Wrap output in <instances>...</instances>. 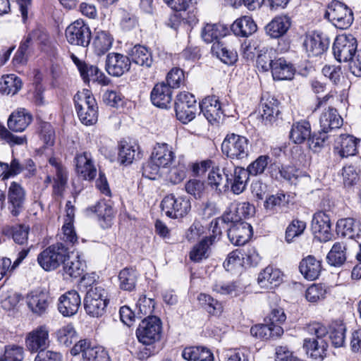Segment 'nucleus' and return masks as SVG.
I'll return each mask as SVG.
<instances>
[{
  "mask_svg": "<svg viewBox=\"0 0 361 361\" xmlns=\"http://www.w3.org/2000/svg\"><path fill=\"white\" fill-rule=\"evenodd\" d=\"M307 331L312 337L304 339L303 348L310 357L322 360L326 355L328 348L324 338L328 334L326 326L320 323L314 322L308 325Z\"/></svg>",
  "mask_w": 361,
  "mask_h": 361,
  "instance_id": "obj_1",
  "label": "nucleus"
},
{
  "mask_svg": "<svg viewBox=\"0 0 361 361\" xmlns=\"http://www.w3.org/2000/svg\"><path fill=\"white\" fill-rule=\"evenodd\" d=\"M74 102L79 119L83 124L90 126L97 121L98 107L89 90L78 92L74 96Z\"/></svg>",
  "mask_w": 361,
  "mask_h": 361,
  "instance_id": "obj_2",
  "label": "nucleus"
},
{
  "mask_svg": "<svg viewBox=\"0 0 361 361\" xmlns=\"http://www.w3.org/2000/svg\"><path fill=\"white\" fill-rule=\"evenodd\" d=\"M107 305L105 290L98 286L90 287L84 299L86 313L92 317H102L106 312Z\"/></svg>",
  "mask_w": 361,
  "mask_h": 361,
  "instance_id": "obj_3",
  "label": "nucleus"
},
{
  "mask_svg": "<svg viewBox=\"0 0 361 361\" xmlns=\"http://www.w3.org/2000/svg\"><path fill=\"white\" fill-rule=\"evenodd\" d=\"M221 151L231 159H245L249 154V141L244 136L228 134L221 144Z\"/></svg>",
  "mask_w": 361,
  "mask_h": 361,
  "instance_id": "obj_4",
  "label": "nucleus"
},
{
  "mask_svg": "<svg viewBox=\"0 0 361 361\" xmlns=\"http://www.w3.org/2000/svg\"><path fill=\"white\" fill-rule=\"evenodd\" d=\"M161 334V322L156 316H147L142 320L136 330L137 340L146 345L159 341Z\"/></svg>",
  "mask_w": 361,
  "mask_h": 361,
  "instance_id": "obj_5",
  "label": "nucleus"
},
{
  "mask_svg": "<svg viewBox=\"0 0 361 361\" xmlns=\"http://www.w3.org/2000/svg\"><path fill=\"white\" fill-rule=\"evenodd\" d=\"M67 250L61 243L52 245L39 254L37 262L45 271L54 270L66 259Z\"/></svg>",
  "mask_w": 361,
  "mask_h": 361,
  "instance_id": "obj_6",
  "label": "nucleus"
},
{
  "mask_svg": "<svg viewBox=\"0 0 361 361\" xmlns=\"http://www.w3.org/2000/svg\"><path fill=\"white\" fill-rule=\"evenodd\" d=\"M332 49L334 56L338 62L349 63L357 50V39L351 34L338 35L335 39Z\"/></svg>",
  "mask_w": 361,
  "mask_h": 361,
  "instance_id": "obj_7",
  "label": "nucleus"
},
{
  "mask_svg": "<svg viewBox=\"0 0 361 361\" xmlns=\"http://www.w3.org/2000/svg\"><path fill=\"white\" fill-rule=\"evenodd\" d=\"M161 207L167 216L178 219L185 216L190 212L191 205L186 197H176L173 194H170L163 199Z\"/></svg>",
  "mask_w": 361,
  "mask_h": 361,
  "instance_id": "obj_8",
  "label": "nucleus"
},
{
  "mask_svg": "<svg viewBox=\"0 0 361 361\" xmlns=\"http://www.w3.org/2000/svg\"><path fill=\"white\" fill-rule=\"evenodd\" d=\"M177 118L183 123L191 121L197 111L196 99L193 94L187 92H180L175 101Z\"/></svg>",
  "mask_w": 361,
  "mask_h": 361,
  "instance_id": "obj_9",
  "label": "nucleus"
},
{
  "mask_svg": "<svg viewBox=\"0 0 361 361\" xmlns=\"http://www.w3.org/2000/svg\"><path fill=\"white\" fill-rule=\"evenodd\" d=\"M233 168L232 163L228 162L222 168L212 166L207 177L208 185L219 192L226 191L229 188V180L233 176Z\"/></svg>",
  "mask_w": 361,
  "mask_h": 361,
  "instance_id": "obj_10",
  "label": "nucleus"
},
{
  "mask_svg": "<svg viewBox=\"0 0 361 361\" xmlns=\"http://www.w3.org/2000/svg\"><path fill=\"white\" fill-rule=\"evenodd\" d=\"M82 354L83 361H109L107 352L102 346L91 345L85 340H81L71 349L74 356Z\"/></svg>",
  "mask_w": 361,
  "mask_h": 361,
  "instance_id": "obj_11",
  "label": "nucleus"
},
{
  "mask_svg": "<svg viewBox=\"0 0 361 361\" xmlns=\"http://www.w3.org/2000/svg\"><path fill=\"white\" fill-rule=\"evenodd\" d=\"M68 42L73 45L86 47L91 39V31L87 24H70L66 29Z\"/></svg>",
  "mask_w": 361,
  "mask_h": 361,
  "instance_id": "obj_12",
  "label": "nucleus"
},
{
  "mask_svg": "<svg viewBox=\"0 0 361 361\" xmlns=\"http://www.w3.org/2000/svg\"><path fill=\"white\" fill-rule=\"evenodd\" d=\"M226 230L229 240L237 246L245 245L252 235V228L245 221L233 224L226 227Z\"/></svg>",
  "mask_w": 361,
  "mask_h": 361,
  "instance_id": "obj_13",
  "label": "nucleus"
},
{
  "mask_svg": "<svg viewBox=\"0 0 361 361\" xmlns=\"http://www.w3.org/2000/svg\"><path fill=\"white\" fill-rule=\"evenodd\" d=\"M130 60L127 56L112 52L107 55L106 70L109 75L119 77L130 70Z\"/></svg>",
  "mask_w": 361,
  "mask_h": 361,
  "instance_id": "obj_14",
  "label": "nucleus"
},
{
  "mask_svg": "<svg viewBox=\"0 0 361 361\" xmlns=\"http://www.w3.org/2000/svg\"><path fill=\"white\" fill-rule=\"evenodd\" d=\"M329 41L321 34L312 32L305 35L303 47L309 57L317 56L324 54L329 47Z\"/></svg>",
  "mask_w": 361,
  "mask_h": 361,
  "instance_id": "obj_15",
  "label": "nucleus"
},
{
  "mask_svg": "<svg viewBox=\"0 0 361 361\" xmlns=\"http://www.w3.org/2000/svg\"><path fill=\"white\" fill-rule=\"evenodd\" d=\"M200 108L209 123L219 122L224 115L221 103L215 95L205 97L200 104Z\"/></svg>",
  "mask_w": 361,
  "mask_h": 361,
  "instance_id": "obj_16",
  "label": "nucleus"
},
{
  "mask_svg": "<svg viewBox=\"0 0 361 361\" xmlns=\"http://www.w3.org/2000/svg\"><path fill=\"white\" fill-rule=\"evenodd\" d=\"M8 209L13 216H18L24 208L25 191L16 182H12L8 190Z\"/></svg>",
  "mask_w": 361,
  "mask_h": 361,
  "instance_id": "obj_17",
  "label": "nucleus"
},
{
  "mask_svg": "<svg viewBox=\"0 0 361 361\" xmlns=\"http://www.w3.org/2000/svg\"><path fill=\"white\" fill-rule=\"evenodd\" d=\"M312 229L321 241L326 242L332 238L330 217L323 212L314 214Z\"/></svg>",
  "mask_w": 361,
  "mask_h": 361,
  "instance_id": "obj_18",
  "label": "nucleus"
},
{
  "mask_svg": "<svg viewBox=\"0 0 361 361\" xmlns=\"http://www.w3.org/2000/svg\"><path fill=\"white\" fill-rule=\"evenodd\" d=\"M324 18L329 21L353 23V13L347 6L338 1H332L327 7Z\"/></svg>",
  "mask_w": 361,
  "mask_h": 361,
  "instance_id": "obj_19",
  "label": "nucleus"
},
{
  "mask_svg": "<svg viewBox=\"0 0 361 361\" xmlns=\"http://www.w3.org/2000/svg\"><path fill=\"white\" fill-rule=\"evenodd\" d=\"M81 299L76 290H69L59 299V311L65 317H71L78 312Z\"/></svg>",
  "mask_w": 361,
  "mask_h": 361,
  "instance_id": "obj_20",
  "label": "nucleus"
},
{
  "mask_svg": "<svg viewBox=\"0 0 361 361\" xmlns=\"http://www.w3.org/2000/svg\"><path fill=\"white\" fill-rule=\"evenodd\" d=\"M77 173L85 180H92L97 174V169L90 152L77 154L75 157Z\"/></svg>",
  "mask_w": 361,
  "mask_h": 361,
  "instance_id": "obj_21",
  "label": "nucleus"
},
{
  "mask_svg": "<svg viewBox=\"0 0 361 361\" xmlns=\"http://www.w3.org/2000/svg\"><path fill=\"white\" fill-rule=\"evenodd\" d=\"M49 331L45 326L32 331L26 338V345L32 352L43 351L49 345Z\"/></svg>",
  "mask_w": 361,
  "mask_h": 361,
  "instance_id": "obj_22",
  "label": "nucleus"
},
{
  "mask_svg": "<svg viewBox=\"0 0 361 361\" xmlns=\"http://www.w3.org/2000/svg\"><path fill=\"white\" fill-rule=\"evenodd\" d=\"M150 158L162 169H165L172 164L175 154L172 147L166 143H157L153 148Z\"/></svg>",
  "mask_w": 361,
  "mask_h": 361,
  "instance_id": "obj_23",
  "label": "nucleus"
},
{
  "mask_svg": "<svg viewBox=\"0 0 361 361\" xmlns=\"http://www.w3.org/2000/svg\"><path fill=\"white\" fill-rule=\"evenodd\" d=\"M152 104L161 109H167L172 102V90L164 82L155 85L150 95Z\"/></svg>",
  "mask_w": 361,
  "mask_h": 361,
  "instance_id": "obj_24",
  "label": "nucleus"
},
{
  "mask_svg": "<svg viewBox=\"0 0 361 361\" xmlns=\"http://www.w3.org/2000/svg\"><path fill=\"white\" fill-rule=\"evenodd\" d=\"M279 102L273 97L263 95L261 99L262 119L264 125H272L279 114Z\"/></svg>",
  "mask_w": 361,
  "mask_h": 361,
  "instance_id": "obj_25",
  "label": "nucleus"
},
{
  "mask_svg": "<svg viewBox=\"0 0 361 361\" xmlns=\"http://www.w3.org/2000/svg\"><path fill=\"white\" fill-rule=\"evenodd\" d=\"M338 233L358 241L361 238V221L353 218L341 219L337 221Z\"/></svg>",
  "mask_w": 361,
  "mask_h": 361,
  "instance_id": "obj_26",
  "label": "nucleus"
},
{
  "mask_svg": "<svg viewBox=\"0 0 361 361\" xmlns=\"http://www.w3.org/2000/svg\"><path fill=\"white\" fill-rule=\"evenodd\" d=\"M26 302L34 314L42 315L49 306V295L42 290H33L27 295Z\"/></svg>",
  "mask_w": 361,
  "mask_h": 361,
  "instance_id": "obj_27",
  "label": "nucleus"
},
{
  "mask_svg": "<svg viewBox=\"0 0 361 361\" xmlns=\"http://www.w3.org/2000/svg\"><path fill=\"white\" fill-rule=\"evenodd\" d=\"M63 264L64 274L72 278H78L81 276L86 268L85 262L81 259L78 254H68L66 259L62 263Z\"/></svg>",
  "mask_w": 361,
  "mask_h": 361,
  "instance_id": "obj_28",
  "label": "nucleus"
},
{
  "mask_svg": "<svg viewBox=\"0 0 361 361\" xmlns=\"http://www.w3.org/2000/svg\"><path fill=\"white\" fill-rule=\"evenodd\" d=\"M282 276L279 269L268 266L259 274L257 281L262 288L272 289L281 283Z\"/></svg>",
  "mask_w": 361,
  "mask_h": 361,
  "instance_id": "obj_29",
  "label": "nucleus"
},
{
  "mask_svg": "<svg viewBox=\"0 0 361 361\" xmlns=\"http://www.w3.org/2000/svg\"><path fill=\"white\" fill-rule=\"evenodd\" d=\"M271 71L274 80H288L293 78L295 69L290 62L281 57L275 59Z\"/></svg>",
  "mask_w": 361,
  "mask_h": 361,
  "instance_id": "obj_30",
  "label": "nucleus"
},
{
  "mask_svg": "<svg viewBox=\"0 0 361 361\" xmlns=\"http://www.w3.org/2000/svg\"><path fill=\"white\" fill-rule=\"evenodd\" d=\"M32 121V116L25 109H18L13 112L8 120L10 130L16 132L25 130Z\"/></svg>",
  "mask_w": 361,
  "mask_h": 361,
  "instance_id": "obj_31",
  "label": "nucleus"
},
{
  "mask_svg": "<svg viewBox=\"0 0 361 361\" xmlns=\"http://www.w3.org/2000/svg\"><path fill=\"white\" fill-rule=\"evenodd\" d=\"M301 274L307 280L313 281L318 278L322 271L321 261L312 255H308L300 262Z\"/></svg>",
  "mask_w": 361,
  "mask_h": 361,
  "instance_id": "obj_32",
  "label": "nucleus"
},
{
  "mask_svg": "<svg viewBox=\"0 0 361 361\" xmlns=\"http://www.w3.org/2000/svg\"><path fill=\"white\" fill-rule=\"evenodd\" d=\"M319 124L322 131L329 133L334 129L339 128L343 124V119L336 109L329 107L321 115Z\"/></svg>",
  "mask_w": 361,
  "mask_h": 361,
  "instance_id": "obj_33",
  "label": "nucleus"
},
{
  "mask_svg": "<svg viewBox=\"0 0 361 361\" xmlns=\"http://www.w3.org/2000/svg\"><path fill=\"white\" fill-rule=\"evenodd\" d=\"M357 141L352 135H341L336 142L334 149L342 158L353 156L357 152Z\"/></svg>",
  "mask_w": 361,
  "mask_h": 361,
  "instance_id": "obj_34",
  "label": "nucleus"
},
{
  "mask_svg": "<svg viewBox=\"0 0 361 361\" xmlns=\"http://www.w3.org/2000/svg\"><path fill=\"white\" fill-rule=\"evenodd\" d=\"M232 173L229 185H231V189L234 194L239 195L245 190L250 175L243 167L233 166Z\"/></svg>",
  "mask_w": 361,
  "mask_h": 361,
  "instance_id": "obj_35",
  "label": "nucleus"
},
{
  "mask_svg": "<svg viewBox=\"0 0 361 361\" xmlns=\"http://www.w3.org/2000/svg\"><path fill=\"white\" fill-rule=\"evenodd\" d=\"M49 164L54 168L56 173L54 178V190L56 194L61 195L67 182V173L61 163L54 157L49 159Z\"/></svg>",
  "mask_w": 361,
  "mask_h": 361,
  "instance_id": "obj_36",
  "label": "nucleus"
},
{
  "mask_svg": "<svg viewBox=\"0 0 361 361\" xmlns=\"http://www.w3.org/2000/svg\"><path fill=\"white\" fill-rule=\"evenodd\" d=\"M113 42L114 38L108 31H97L92 43L94 53L97 56L105 54L111 48Z\"/></svg>",
  "mask_w": 361,
  "mask_h": 361,
  "instance_id": "obj_37",
  "label": "nucleus"
},
{
  "mask_svg": "<svg viewBox=\"0 0 361 361\" xmlns=\"http://www.w3.org/2000/svg\"><path fill=\"white\" fill-rule=\"evenodd\" d=\"M228 27L224 24H205L202 37L207 43L219 42V39L226 35Z\"/></svg>",
  "mask_w": 361,
  "mask_h": 361,
  "instance_id": "obj_38",
  "label": "nucleus"
},
{
  "mask_svg": "<svg viewBox=\"0 0 361 361\" xmlns=\"http://www.w3.org/2000/svg\"><path fill=\"white\" fill-rule=\"evenodd\" d=\"M140 146L134 143H128L126 141L121 142V147L118 153V159L123 164H130L136 158H140Z\"/></svg>",
  "mask_w": 361,
  "mask_h": 361,
  "instance_id": "obj_39",
  "label": "nucleus"
},
{
  "mask_svg": "<svg viewBox=\"0 0 361 361\" xmlns=\"http://www.w3.org/2000/svg\"><path fill=\"white\" fill-rule=\"evenodd\" d=\"M311 126L308 121H300L294 123L290 132V138L295 144H301L310 137Z\"/></svg>",
  "mask_w": 361,
  "mask_h": 361,
  "instance_id": "obj_40",
  "label": "nucleus"
},
{
  "mask_svg": "<svg viewBox=\"0 0 361 361\" xmlns=\"http://www.w3.org/2000/svg\"><path fill=\"white\" fill-rule=\"evenodd\" d=\"M21 79L15 74H8L1 78L0 90L7 95H15L22 88Z\"/></svg>",
  "mask_w": 361,
  "mask_h": 361,
  "instance_id": "obj_41",
  "label": "nucleus"
},
{
  "mask_svg": "<svg viewBox=\"0 0 361 361\" xmlns=\"http://www.w3.org/2000/svg\"><path fill=\"white\" fill-rule=\"evenodd\" d=\"M130 63H135L141 66L150 67L152 63L151 53L144 46L135 45L130 53Z\"/></svg>",
  "mask_w": 361,
  "mask_h": 361,
  "instance_id": "obj_42",
  "label": "nucleus"
},
{
  "mask_svg": "<svg viewBox=\"0 0 361 361\" xmlns=\"http://www.w3.org/2000/svg\"><path fill=\"white\" fill-rule=\"evenodd\" d=\"M283 333V329L279 326H274L271 324H258L250 329V334L252 336L261 338L268 339L271 337L279 336Z\"/></svg>",
  "mask_w": 361,
  "mask_h": 361,
  "instance_id": "obj_43",
  "label": "nucleus"
},
{
  "mask_svg": "<svg viewBox=\"0 0 361 361\" xmlns=\"http://www.w3.org/2000/svg\"><path fill=\"white\" fill-rule=\"evenodd\" d=\"M137 273L133 269L125 268L118 274L119 286L122 290L131 291L136 285Z\"/></svg>",
  "mask_w": 361,
  "mask_h": 361,
  "instance_id": "obj_44",
  "label": "nucleus"
},
{
  "mask_svg": "<svg viewBox=\"0 0 361 361\" xmlns=\"http://www.w3.org/2000/svg\"><path fill=\"white\" fill-rule=\"evenodd\" d=\"M328 262L332 266H341L346 260V247L342 243H336L326 257Z\"/></svg>",
  "mask_w": 361,
  "mask_h": 361,
  "instance_id": "obj_45",
  "label": "nucleus"
},
{
  "mask_svg": "<svg viewBox=\"0 0 361 361\" xmlns=\"http://www.w3.org/2000/svg\"><path fill=\"white\" fill-rule=\"evenodd\" d=\"M210 239L204 238L197 244L194 245L190 252V259L194 262H200L209 256Z\"/></svg>",
  "mask_w": 361,
  "mask_h": 361,
  "instance_id": "obj_46",
  "label": "nucleus"
},
{
  "mask_svg": "<svg viewBox=\"0 0 361 361\" xmlns=\"http://www.w3.org/2000/svg\"><path fill=\"white\" fill-rule=\"evenodd\" d=\"M212 51L226 64H233L238 59L236 51L228 49L220 42L214 43L212 47Z\"/></svg>",
  "mask_w": 361,
  "mask_h": 361,
  "instance_id": "obj_47",
  "label": "nucleus"
},
{
  "mask_svg": "<svg viewBox=\"0 0 361 361\" xmlns=\"http://www.w3.org/2000/svg\"><path fill=\"white\" fill-rule=\"evenodd\" d=\"M285 203V195L282 193H278L266 197L264 202V208L267 214L271 215L280 212L282 205Z\"/></svg>",
  "mask_w": 361,
  "mask_h": 361,
  "instance_id": "obj_48",
  "label": "nucleus"
},
{
  "mask_svg": "<svg viewBox=\"0 0 361 361\" xmlns=\"http://www.w3.org/2000/svg\"><path fill=\"white\" fill-rule=\"evenodd\" d=\"M88 210L97 214L99 219L106 222H109L114 216V210L112 206L104 202H99L94 206L88 209Z\"/></svg>",
  "mask_w": 361,
  "mask_h": 361,
  "instance_id": "obj_49",
  "label": "nucleus"
},
{
  "mask_svg": "<svg viewBox=\"0 0 361 361\" xmlns=\"http://www.w3.org/2000/svg\"><path fill=\"white\" fill-rule=\"evenodd\" d=\"M270 161L271 158L269 156L260 155L247 166L246 170L250 176L262 174Z\"/></svg>",
  "mask_w": 361,
  "mask_h": 361,
  "instance_id": "obj_50",
  "label": "nucleus"
},
{
  "mask_svg": "<svg viewBox=\"0 0 361 361\" xmlns=\"http://www.w3.org/2000/svg\"><path fill=\"white\" fill-rule=\"evenodd\" d=\"M57 338L61 344L71 345L77 339L76 332L72 324L63 326L57 331Z\"/></svg>",
  "mask_w": 361,
  "mask_h": 361,
  "instance_id": "obj_51",
  "label": "nucleus"
},
{
  "mask_svg": "<svg viewBox=\"0 0 361 361\" xmlns=\"http://www.w3.org/2000/svg\"><path fill=\"white\" fill-rule=\"evenodd\" d=\"M197 299L210 314H220L223 311L222 305L209 295L200 293Z\"/></svg>",
  "mask_w": 361,
  "mask_h": 361,
  "instance_id": "obj_52",
  "label": "nucleus"
},
{
  "mask_svg": "<svg viewBox=\"0 0 361 361\" xmlns=\"http://www.w3.org/2000/svg\"><path fill=\"white\" fill-rule=\"evenodd\" d=\"M164 170L158 164L154 162L152 159L149 158L148 161L143 165L142 176L149 180H157L163 175Z\"/></svg>",
  "mask_w": 361,
  "mask_h": 361,
  "instance_id": "obj_53",
  "label": "nucleus"
},
{
  "mask_svg": "<svg viewBox=\"0 0 361 361\" xmlns=\"http://www.w3.org/2000/svg\"><path fill=\"white\" fill-rule=\"evenodd\" d=\"M326 290L322 284H312L305 292L306 299L312 303L324 300L326 297Z\"/></svg>",
  "mask_w": 361,
  "mask_h": 361,
  "instance_id": "obj_54",
  "label": "nucleus"
},
{
  "mask_svg": "<svg viewBox=\"0 0 361 361\" xmlns=\"http://www.w3.org/2000/svg\"><path fill=\"white\" fill-rule=\"evenodd\" d=\"M306 228V223L298 219L293 220L286 231V240L290 243L294 238L300 235Z\"/></svg>",
  "mask_w": 361,
  "mask_h": 361,
  "instance_id": "obj_55",
  "label": "nucleus"
},
{
  "mask_svg": "<svg viewBox=\"0 0 361 361\" xmlns=\"http://www.w3.org/2000/svg\"><path fill=\"white\" fill-rule=\"evenodd\" d=\"M29 231L28 226L19 224L11 228V234L16 243L24 245L27 241Z\"/></svg>",
  "mask_w": 361,
  "mask_h": 361,
  "instance_id": "obj_56",
  "label": "nucleus"
},
{
  "mask_svg": "<svg viewBox=\"0 0 361 361\" xmlns=\"http://www.w3.org/2000/svg\"><path fill=\"white\" fill-rule=\"evenodd\" d=\"M24 357L23 348L18 345H8L5 348L0 361H22Z\"/></svg>",
  "mask_w": 361,
  "mask_h": 361,
  "instance_id": "obj_57",
  "label": "nucleus"
},
{
  "mask_svg": "<svg viewBox=\"0 0 361 361\" xmlns=\"http://www.w3.org/2000/svg\"><path fill=\"white\" fill-rule=\"evenodd\" d=\"M238 286L234 281H216L212 286L213 291L221 295H233L235 294Z\"/></svg>",
  "mask_w": 361,
  "mask_h": 361,
  "instance_id": "obj_58",
  "label": "nucleus"
},
{
  "mask_svg": "<svg viewBox=\"0 0 361 361\" xmlns=\"http://www.w3.org/2000/svg\"><path fill=\"white\" fill-rule=\"evenodd\" d=\"M271 51H261L257 58V67L259 71L267 72L272 68V64L275 59H272Z\"/></svg>",
  "mask_w": 361,
  "mask_h": 361,
  "instance_id": "obj_59",
  "label": "nucleus"
},
{
  "mask_svg": "<svg viewBox=\"0 0 361 361\" xmlns=\"http://www.w3.org/2000/svg\"><path fill=\"white\" fill-rule=\"evenodd\" d=\"M245 259L240 251L236 250L231 252L224 262V267L227 271H232L243 266V261Z\"/></svg>",
  "mask_w": 361,
  "mask_h": 361,
  "instance_id": "obj_60",
  "label": "nucleus"
},
{
  "mask_svg": "<svg viewBox=\"0 0 361 361\" xmlns=\"http://www.w3.org/2000/svg\"><path fill=\"white\" fill-rule=\"evenodd\" d=\"M21 300H23V296L20 293L8 290L1 300V307L4 310H11L15 308Z\"/></svg>",
  "mask_w": 361,
  "mask_h": 361,
  "instance_id": "obj_61",
  "label": "nucleus"
},
{
  "mask_svg": "<svg viewBox=\"0 0 361 361\" xmlns=\"http://www.w3.org/2000/svg\"><path fill=\"white\" fill-rule=\"evenodd\" d=\"M230 28L238 37H247L257 30V24H230Z\"/></svg>",
  "mask_w": 361,
  "mask_h": 361,
  "instance_id": "obj_62",
  "label": "nucleus"
},
{
  "mask_svg": "<svg viewBox=\"0 0 361 361\" xmlns=\"http://www.w3.org/2000/svg\"><path fill=\"white\" fill-rule=\"evenodd\" d=\"M186 192L195 198H200L204 194L205 185L203 181L197 179L188 180L185 185Z\"/></svg>",
  "mask_w": 361,
  "mask_h": 361,
  "instance_id": "obj_63",
  "label": "nucleus"
},
{
  "mask_svg": "<svg viewBox=\"0 0 361 361\" xmlns=\"http://www.w3.org/2000/svg\"><path fill=\"white\" fill-rule=\"evenodd\" d=\"M184 80L183 71L178 68H173L170 71L166 76V85L171 89L178 88Z\"/></svg>",
  "mask_w": 361,
  "mask_h": 361,
  "instance_id": "obj_64",
  "label": "nucleus"
}]
</instances>
